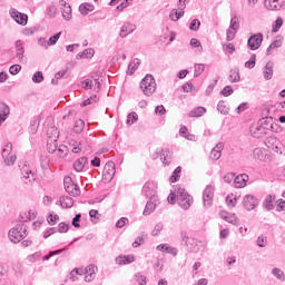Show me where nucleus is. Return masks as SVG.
<instances>
[{"label":"nucleus","mask_w":285,"mask_h":285,"mask_svg":"<svg viewBox=\"0 0 285 285\" xmlns=\"http://www.w3.org/2000/svg\"><path fill=\"white\" fill-rule=\"evenodd\" d=\"M8 235L12 244H19V242L28 237V226H26V224H17L9 230Z\"/></svg>","instance_id":"f257e3e1"},{"label":"nucleus","mask_w":285,"mask_h":285,"mask_svg":"<svg viewBox=\"0 0 285 285\" xmlns=\"http://www.w3.org/2000/svg\"><path fill=\"white\" fill-rule=\"evenodd\" d=\"M140 89L142 90L146 97H150L154 95L155 90H157V82L155 81V77L153 75H146L145 78L140 81Z\"/></svg>","instance_id":"f03ea898"},{"label":"nucleus","mask_w":285,"mask_h":285,"mask_svg":"<svg viewBox=\"0 0 285 285\" xmlns=\"http://www.w3.org/2000/svg\"><path fill=\"white\" fill-rule=\"evenodd\" d=\"M1 155L6 166H14V161H17V156L12 154V142H8L4 146Z\"/></svg>","instance_id":"7ed1b4c3"},{"label":"nucleus","mask_w":285,"mask_h":285,"mask_svg":"<svg viewBox=\"0 0 285 285\" xmlns=\"http://www.w3.org/2000/svg\"><path fill=\"white\" fill-rule=\"evenodd\" d=\"M262 41H264L263 33H254L247 40V47L249 50H259L262 48Z\"/></svg>","instance_id":"20e7f679"},{"label":"nucleus","mask_w":285,"mask_h":285,"mask_svg":"<svg viewBox=\"0 0 285 285\" xmlns=\"http://www.w3.org/2000/svg\"><path fill=\"white\" fill-rule=\"evenodd\" d=\"M115 164L112 161L106 163L104 170H102V179L110 184V180L115 178Z\"/></svg>","instance_id":"39448f33"},{"label":"nucleus","mask_w":285,"mask_h":285,"mask_svg":"<svg viewBox=\"0 0 285 285\" xmlns=\"http://www.w3.org/2000/svg\"><path fill=\"white\" fill-rule=\"evenodd\" d=\"M157 204H159V197H157V195H151L145 206L142 215H150V213H153L155 208H157Z\"/></svg>","instance_id":"423d86ee"},{"label":"nucleus","mask_w":285,"mask_h":285,"mask_svg":"<svg viewBox=\"0 0 285 285\" xmlns=\"http://www.w3.org/2000/svg\"><path fill=\"white\" fill-rule=\"evenodd\" d=\"M181 243L187 246V249L190 250V253H197V239L188 237L185 233H181Z\"/></svg>","instance_id":"0eeeda50"},{"label":"nucleus","mask_w":285,"mask_h":285,"mask_svg":"<svg viewBox=\"0 0 285 285\" xmlns=\"http://www.w3.org/2000/svg\"><path fill=\"white\" fill-rule=\"evenodd\" d=\"M258 204L259 200H257V198L253 195H246L243 199V206L246 208V210H255Z\"/></svg>","instance_id":"6e6552de"},{"label":"nucleus","mask_w":285,"mask_h":285,"mask_svg":"<svg viewBox=\"0 0 285 285\" xmlns=\"http://www.w3.org/2000/svg\"><path fill=\"white\" fill-rule=\"evenodd\" d=\"M10 16L14 19L16 23H19V26L28 24V14L17 11V9H12Z\"/></svg>","instance_id":"1a4fd4ad"},{"label":"nucleus","mask_w":285,"mask_h":285,"mask_svg":"<svg viewBox=\"0 0 285 285\" xmlns=\"http://www.w3.org/2000/svg\"><path fill=\"white\" fill-rule=\"evenodd\" d=\"M213 197H215V189L213 186H207L203 191L204 206H213Z\"/></svg>","instance_id":"9d476101"},{"label":"nucleus","mask_w":285,"mask_h":285,"mask_svg":"<svg viewBox=\"0 0 285 285\" xmlns=\"http://www.w3.org/2000/svg\"><path fill=\"white\" fill-rule=\"evenodd\" d=\"M16 46V57L19 63H23V55H26V48H23V42L21 40H17L14 42Z\"/></svg>","instance_id":"9b49d317"},{"label":"nucleus","mask_w":285,"mask_h":285,"mask_svg":"<svg viewBox=\"0 0 285 285\" xmlns=\"http://www.w3.org/2000/svg\"><path fill=\"white\" fill-rule=\"evenodd\" d=\"M135 30H137V27L135 24L126 22L121 27L119 36L121 37V39H125V37H128V35L135 32Z\"/></svg>","instance_id":"f8f14e48"},{"label":"nucleus","mask_w":285,"mask_h":285,"mask_svg":"<svg viewBox=\"0 0 285 285\" xmlns=\"http://www.w3.org/2000/svg\"><path fill=\"white\" fill-rule=\"evenodd\" d=\"M184 10H186V4H180L178 10L173 9L169 13V18L171 19V21H179V19L184 17Z\"/></svg>","instance_id":"ddd939ff"},{"label":"nucleus","mask_w":285,"mask_h":285,"mask_svg":"<svg viewBox=\"0 0 285 285\" xmlns=\"http://www.w3.org/2000/svg\"><path fill=\"white\" fill-rule=\"evenodd\" d=\"M250 132L255 139H262V137L266 135L267 129H265L264 126L258 122L255 128L250 129Z\"/></svg>","instance_id":"4468645a"},{"label":"nucleus","mask_w":285,"mask_h":285,"mask_svg":"<svg viewBox=\"0 0 285 285\" xmlns=\"http://www.w3.org/2000/svg\"><path fill=\"white\" fill-rule=\"evenodd\" d=\"M275 63L273 61H268L265 67L263 68V77L266 79V81H269V79H273V68Z\"/></svg>","instance_id":"2eb2a0df"},{"label":"nucleus","mask_w":285,"mask_h":285,"mask_svg":"<svg viewBox=\"0 0 285 285\" xmlns=\"http://www.w3.org/2000/svg\"><path fill=\"white\" fill-rule=\"evenodd\" d=\"M246 181H248V175L246 174H240L234 177L235 188H244V186H246Z\"/></svg>","instance_id":"dca6fc26"},{"label":"nucleus","mask_w":285,"mask_h":285,"mask_svg":"<svg viewBox=\"0 0 285 285\" xmlns=\"http://www.w3.org/2000/svg\"><path fill=\"white\" fill-rule=\"evenodd\" d=\"M85 271V282H92L95 279V272L97 271V266L89 265L88 267L83 268Z\"/></svg>","instance_id":"f3484780"},{"label":"nucleus","mask_w":285,"mask_h":285,"mask_svg":"<svg viewBox=\"0 0 285 285\" xmlns=\"http://www.w3.org/2000/svg\"><path fill=\"white\" fill-rule=\"evenodd\" d=\"M61 208H72L75 206V199L70 196H61L59 198Z\"/></svg>","instance_id":"a211bd4d"},{"label":"nucleus","mask_w":285,"mask_h":285,"mask_svg":"<svg viewBox=\"0 0 285 285\" xmlns=\"http://www.w3.org/2000/svg\"><path fill=\"white\" fill-rule=\"evenodd\" d=\"M264 6L267 10H281L282 2L279 0H265Z\"/></svg>","instance_id":"6ab92c4d"},{"label":"nucleus","mask_w":285,"mask_h":285,"mask_svg":"<svg viewBox=\"0 0 285 285\" xmlns=\"http://www.w3.org/2000/svg\"><path fill=\"white\" fill-rule=\"evenodd\" d=\"M86 164H88V158L81 157L73 163V169L76 170V173H81V170H83Z\"/></svg>","instance_id":"aec40b11"},{"label":"nucleus","mask_w":285,"mask_h":285,"mask_svg":"<svg viewBox=\"0 0 285 285\" xmlns=\"http://www.w3.org/2000/svg\"><path fill=\"white\" fill-rule=\"evenodd\" d=\"M239 79H242L239 76V68L232 69L229 71L228 81H230V83H237L239 82Z\"/></svg>","instance_id":"412c9836"},{"label":"nucleus","mask_w":285,"mask_h":285,"mask_svg":"<svg viewBox=\"0 0 285 285\" xmlns=\"http://www.w3.org/2000/svg\"><path fill=\"white\" fill-rule=\"evenodd\" d=\"M265 130H273V117H264L258 120Z\"/></svg>","instance_id":"4be33fe9"},{"label":"nucleus","mask_w":285,"mask_h":285,"mask_svg":"<svg viewBox=\"0 0 285 285\" xmlns=\"http://www.w3.org/2000/svg\"><path fill=\"white\" fill-rule=\"evenodd\" d=\"M116 262L120 266L126 264H132V262H135V256L134 255L118 256L116 257Z\"/></svg>","instance_id":"5701e85b"},{"label":"nucleus","mask_w":285,"mask_h":285,"mask_svg":"<svg viewBox=\"0 0 285 285\" xmlns=\"http://www.w3.org/2000/svg\"><path fill=\"white\" fill-rule=\"evenodd\" d=\"M95 57V49L88 48L85 49L81 53L77 55V59H90Z\"/></svg>","instance_id":"b1692460"},{"label":"nucleus","mask_w":285,"mask_h":285,"mask_svg":"<svg viewBox=\"0 0 285 285\" xmlns=\"http://www.w3.org/2000/svg\"><path fill=\"white\" fill-rule=\"evenodd\" d=\"M92 10H95V6L86 2L79 6V12L86 17V14H88V12H92Z\"/></svg>","instance_id":"393cba45"},{"label":"nucleus","mask_w":285,"mask_h":285,"mask_svg":"<svg viewBox=\"0 0 285 285\" xmlns=\"http://www.w3.org/2000/svg\"><path fill=\"white\" fill-rule=\"evenodd\" d=\"M65 190L72 195V187L75 186V181H72V178L70 176L65 177L63 179Z\"/></svg>","instance_id":"a878e982"},{"label":"nucleus","mask_w":285,"mask_h":285,"mask_svg":"<svg viewBox=\"0 0 285 285\" xmlns=\"http://www.w3.org/2000/svg\"><path fill=\"white\" fill-rule=\"evenodd\" d=\"M140 63H141V61L139 60V58L134 59L128 66L127 75H135V72H136L137 68H139Z\"/></svg>","instance_id":"bb28decb"},{"label":"nucleus","mask_w":285,"mask_h":285,"mask_svg":"<svg viewBox=\"0 0 285 285\" xmlns=\"http://www.w3.org/2000/svg\"><path fill=\"white\" fill-rule=\"evenodd\" d=\"M188 197H191L190 194L186 193V189L179 187L177 189V204H180V202H184V199H188Z\"/></svg>","instance_id":"cd10ccee"},{"label":"nucleus","mask_w":285,"mask_h":285,"mask_svg":"<svg viewBox=\"0 0 285 285\" xmlns=\"http://www.w3.org/2000/svg\"><path fill=\"white\" fill-rule=\"evenodd\" d=\"M50 141H57L59 139V129L57 127H51L47 130Z\"/></svg>","instance_id":"c85d7f7f"},{"label":"nucleus","mask_w":285,"mask_h":285,"mask_svg":"<svg viewBox=\"0 0 285 285\" xmlns=\"http://www.w3.org/2000/svg\"><path fill=\"white\" fill-rule=\"evenodd\" d=\"M272 275L278 279V282H285L284 271L279 269V267H274L272 269Z\"/></svg>","instance_id":"c756f323"},{"label":"nucleus","mask_w":285,"mask_h":285,"mask_svg":"<svg viewBox=\"0 0 285 285\" xmlns=\"http://www.w3.org/2000/svg\"><path fill=\"white\" fill-rule=\"evenodd\" d=\"M142 195H145V197H153V195H155V191L153 190V184L146 183L142 186Z\"/></svg>","instance_id":"7c9ffc66"},{"label":"nucleus","mask_w":285,"mask_h":285,"mask_svg":"<svg viewBox=\"0 0 285 285\" xmlns=\"http://www.w3.org/2000/svg\"><path fill=\"white\" fill-rule=\"evenodd\" d=\"M206 112V108L204 107H196L188 114V117H203Z\"/></svg>","instance_id":"2f4dec72"},{"label":"nucleus","mask_w":285,"mask_h":285,"mask_svg":"<svg viewBox=\"0 0 285 285\" xmlns=\"http://www.w3.org/2000/svg\"><path fill=\"white\" fill-rule=\"evenodd\" d=\"M277 48H282V40H274L267 48L266 50V55H273V50L277 49Z\"/></svg>","instance_id":"473e14b6"},{"label":"nucleus","mask_w":285,"mask_h":285,"mask_svg":"<svg viewBox=\"0 0 285 285\" xmlns=\"http://www.w3.org/2000/svg\"><path fill=\"white\" fill-rule=\"evenodd\" d=\"M191 204H193V196H188V198L180 200V203H178V206H180L183 210H188Z\"/></svg>","instance_id":"72a5a7b5"},{"label":"nucleus","mask_w":285,"mask_h":285,"mask_svg":"<svg viewBox=\"0 0 285 285\" xmlns=\"http://www.w3.org/2000/svg\"><path fill=\"white\" fill-rule=\"evenodd\" d=\"M180 175H181V167L178 166V167L173 171V175L170 176L169 181H170L171 184H175V183L179 181V177H181Z\"/></svg>","instance_id":"f704fd0d"},{"label":"nucleus","mask_w":285,"mask_h":285,"mask_svg":"<svg viewBox=\"0 0 285 285\" xmlns=\"http://www.w3.org/2000/svg\"><path fill=\"white\" fill-rule=\"evenodd\" d=\"M138 119H139V116L137 115V112L132 111L128 114L126 124L127 126H132V124H137Z\"/></svg>","instance_id":"c9c22d12"},{"label":"nucleus","mask_w":285,"mask_h":285,"mask_svg":"<svg viewBox=\"0 0 285 285\" xmlns=\"http://www.w3.org/2000/svg\"><path fill=\"white\" fill-rule=\"evenodd\" d=\"M37 130H39V119L33 118L29 126V132L31 135H37Z\"/></svg>","instance_id":"e433bc0d"},{"label":"nucleus","mask_w":285,"mask_h":285,"mask_svg":"<svg viewBox=\"0 0 285 285\" xmlns=\"http://www.w3.org/2000/svg\"><path fill=\"white\" fill-rule=\"evenodd\" d=\"M279 139H277V137L272 136L269 138H267L266 140V146L267 148H269V150H273V148H275V146H277V144H279Z\"/></svg>","instance_id":"4c0bfd02"},{"label":"nucleus","mask_w":285,"mask_h":285,"mask_svg":"<svg viewBox=\"0 0 285 285\" xmlns=\"http://www.w3.org/2000/svg\"><path fill=\"white\" fill-rule=\"evenodd\" d=\"M0 116L9 117L10 116V107L6 102L0 104Z\"/></svg>","instance_id":"58836bf2"},{"label":"nucleus","mask_w":285,"mask_h":285,"mask_svg":"<svg viewBox=\"0 0 285 285\" xmlns=\"http://www.w3.org/2000/svg\"><path fill=\"white\" fill-rule=\"evenodd\" d=\"M217 110L220 112V115H228L229 108L226 106V102L224 100L218 101Z\"/></svg>","instance_id":"ea45409f"},{"label":"nucleus","mask_w":285,"mask_h":285,"mask_svg":"<svg viewBox=\"0 0 285 285\" xmlns=\"http://www.w3.org/2000/svg\"><path fill=\"white\" fill-rule=\"evenodd\" d=\"M229 30H234L235 32L239 30V19L237 18V16H234L230 19Z\"/></svg>","instance_id":"a19ab883"},{"label":"nucleus","mask_w":285,"mask_h":285,"mask_svg":"<svg viewBox=\"0 0 285 285\" xmlns=\"http://www.w3.org/2000/svg\"><path fill=\"white\" fill-rule=\"evenodd\" d=\"M62 18L66 21H70L72 19V9L70 8V4H68L63 10H62Z\"/></svg>","instance_id":"79ce46f5"},{"label":"nucleus","mask_w":285,"mask_h":285,"mask_svg":"<svg viewBox=\"0 0 285 285\" xmlns=\"http://www.w3.org/2000/svg\"><path fill=\"white\" fill-rule=\"evenodd\" d=\"M282 26H284V19H282V17H278L273 24L272 32H279Z\"/></svg>","instance_id":"37998d69"},{"label":"nucleus","mask_w":285,"mask_h":285,"mask_svg":"<svg viewBox=\"0 0 285 285\" xmlns=\"http://www.w3.org/2000/svg\"><path fill=\"white\" fill-rule=\"evenodd\" d=\"M61 39V31L57 32L56 35L51 36L48 40L49 46H56L57 42Z\"/></svg>","instance_id":"c03bdc74"},{"label":"nucleus","mask_w":285,"mask_h":285,"mask_svg":"<svg viewBox=\"0 0 285 285\" xmlns=\"http://www.w3.org/2000/svg\"><path fill=\"white\" fill-rule=\"evenodd\" d=\"M199 26H202V21H199V19H193L189 23V30L197 32V30H199Z\"/></svg>","instance_id":"a18cd8bd"},{"label":"nucleus","mask_w":285,"mask_h":285,"mask_svg":"<svg viewBox=\"0 0 285 285\" xmlns=\"http://www.w3.org/2000/svg\"><path fill=\"white\" fill-rule=\"evenodd\" d=\"M83 120H77L73 126V132L76 135H79L83 130Z\"/></svg>","instance_id":"49530a36"},{"label":"nucleus","mask_w":285,"mask_h":285,"mask_svg":"<svg viewBox=\"0 0 285 285\" xmlns=\"http://www.w3.org/2000/svg\"><path fill=\"white\" fill-rule=\"evenodd\" d=\"M267 244H268V239L264 237V235H261L257 237V246L259 248H266Z\"/></svg>","instance_id":"de8ad7c7"},{"label":"nucleus","mask_w":285,"mask_h":285,"mask_svg":"<svg viewBox=\"0 0 285 285\" xmlns=\"http://www.w3.org/2000/svg\"><path fill=\"white\" fill-rule=\"evenodd\" d=\"M226 204L229 208H235V206H237V197L228 195L226 197Z\"/></svg>","instance_id":"09e8293b"},{"label":"nucleus","mask_w":285,"mask_h":285,"mask_svg":"<svg viewBox=\"0 0 285 285\" xmlns=\"http://www.w3.org/2000/svg\"><path fill=\"white\" fill-rule=\"evenodd\" d=\"M32 81L33 83H41V81H43V72L41 71L35 72L32 76Z\"/></svg>","instance_id":"8fccbe9b"},{"label":"nucleus","mask_w":285,"mask_h":285,"mask_svg":"<svg viewBox=\"0 0 285 285\" xmlns=\"http://www.w3.org/2000/svg\"><path fill=\"white\" fill-rule=\"evenodd\" d=\"M222 157V151L217 150L216 148H213L209 155V159H213L214 161H217Z\"/></svg>","instance_id":"3c124183"},{"label":"nucleus","mask_w":285,"mask_h":285,"mask_svg":"<svg viewBox=\"0 0 285 285\" xmlns=\"http://www.w3.org/2000/svg\"><path fill=\"white\" fill-rule=\"evenodd\" d=\"M161 230H164V224L161 223L156 224L151 232L153 237H157V235H159Z\"/></svg>","instance_id":"603ef678"},{"label":"nucleus","mask_w":285,"mask_h":285,"mask_svg":"<svg viewBox=\"0 0 285 285\" xmlns=\"http://www.w3.org/2000/svg\"><path fill=\"white\" fill-rule=\"evenodd\" d=\"M233 92H235V90L233 89V87L230 86H226L222 89L220 95H223V97H230V95H233Z\"/></svg>","instance_id":"864d4df0"},{"label":"nucleus","mask_w":285,"mask_h":285,"mask_svg":"<svg viewBox=\"0 0 285 285\" xmlns=\"http://www.w3.org/2000/svg\"><path fill=\"white\" fill-rule=\"evenodd\" d=\"M80 222H81V214H76V216L71 220L73 228H81V224H79Z\"/></svg>","instance_id":"5fc2aeb1"},{"label":"nucleus","mask_w":285,"mask_h":285,"mask_svg":"<svg viewBox=\"0 0 285 285\" xmlns=\"http://www.w3.org/2000/svg\"><path fill=\"white\" fill-rule=\"evenodd\" d=\"M47 222L48 224H50V226H55V224L59 222V215L49 214V216L47 217Z\"/></svg>","instance_id":"6e6d98bb"},{"label":"nucleus","mask_w":285,"mask_h":285,"mask_svg":"<svg viewBox=\"0 0 285 285\" xmlns=\"http://www.w3.org/2000/svg\"><path fill=\"white\" fill-rule=\"evenodd\" d=\"M47 150H48V153H50L51 155L53 154V153H56L57 151V141H51L50 142V140H48V142H47Z\"/></svg>","instance_id":"4d7b16f0"},{"label":"nucleus","mask_w":285,"mask_h":285,"mask_svg":"<svg viewBox=\"0 0 285 285\" xmlns=\"http://www.w3.org/2000/svg\"><path fill=\"white\" fill-rule=\"evenodd\" d=\"M70 230V225L66 223H60L57 227L58 233H68Z\"/></svg>","instance_id":"13d9d810"},{"label":"nucleus","mask_w":285,"mask_h":285,"mask_svg":"<svg viewBox=\"0 0 285 285\" xmlns=\"http://www.w3.org/2000/svg\"><path fill=\"white\" fill-rule=\"evenodd\" d=\"M265 208L266 210H273V196L268 195L265 199Z\"/></svg>","instance_id":"bf43d9fd"},{"label":"nucleus","mask_w":285,"mask_h":285,"mask_svg":"<svg viewBox=\"0 0 285 285\" xmlns=\"http://www.w3.org/2000/svg\"><path fill=\"white\" fill-rule=\"evenodd\" d=\"M131 2H132V0H124V1L116 8V10H118L119 12H122V10H126V8H128V6H130Z\"/></svg>","instance_id":"052dcab7"},{"label":"nucleus","mask_w":285,"mask_h":285,"mask_svg":"<svg viewBox=\"0 0 285 285\" xmlns=\"http://www.w3.org/2000/svg\"><path fill=\"white\" fill-rule=\"evenodd\" d=\"M204 70H205L204 63L196 65L194 70V77H199V75H202Z\"/></svg>","instance_id":"680f3d73"},{"label":"nucleus","mask_w":285,"mask_h":285,"mask_svg":"<svg viewBox=\"0 0 285 285\" xmlns=\"http://www.w3.org/2000/svg\"><path fill=\"white\" fill-rule=\"evenodd\" d=\"M9 72L10 75H19V72H21V65H12L10 68H9Z\"/></svg>","instance_id":"e2e57ef3"},{"label":"nucleus","mask_w":285,"mask_h":285,"mask_svg":"<svg viewBox=\"0 0 285 285\" xmlns=\"http://www.w3.org/2000/svg\"><path fill=\"white\" fill-rule=\"evenodd\" d=\"M253 155H254L255 159H258L259 161H262V159H264V151H262L259 148H255L253 151Z\"/></svg>","instance_id":"0e129e2a"},{"label":"nucleus","mask_w":285,"mask_h":285,"mask_svg":"<svg viewBox=\"0 0 285 285\" xmlns=\"http://www.w3.org/2000/svg\"><path fill=\"white\" fill-rule=\"evenodd\" d=\"M235 35H237V31H235L233 29H228L226 32V40L233 41V39H235Z\"/></svg>","instance_id":"69168bd1"},{"label":"nucleus","mask_w":285,"mask_h":285,"mask_svg":"<svg viewBox=\"0 0 285 285\" xmlns=\"http://www.w3.org/2000/svg\"><path fill=\"white\" fill-rule=\"evenodd\" d=\"M128 218L122 217L119 220H117L116 223V228H124V226H126V224H128Z\"/></svg>","instance_id":"338daca9"},{"label":"nucleus","mask_w":285,"mask_h":285,"mask_svg":"<svg viewBox=\"0 0 285 285\" xmlns=\"http://www.w3.org/2000/svg\"><path fill=\"white\" fill-rule=\"evenodd\" d=\"M136 282H138L139 285H146V276L141 275L140 273H137Z\"/></svg>","instance_id":"774afa93"}]
</instances>
